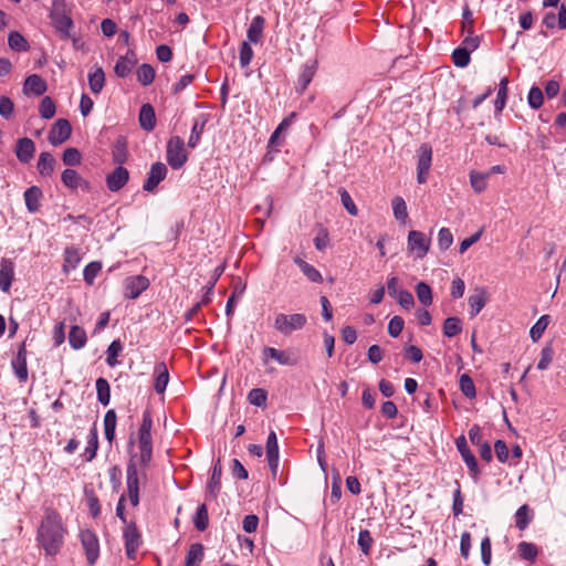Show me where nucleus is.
<instances>
[{
  "instance_id": "obj_3",
  "label": "nucleus",
  "mask_w": 566,
  "mask_h": 566,
  "mask_svg": "<svg viewBox=\"0 0 566 566\" xmlns=\"http://www.w3.org/2000/svg\"><path fill=\"white\" fill-rule=\"evenodd\" d=\"M307 323V317L301 313L276 314L274 317V328L282 335L289 336L293 332L302 329Z\"/></svg>"
},
{
  "instance_id": "obj_38",
  "label": "nucleus",
  "mask_w": 566,
  "mask_h": 566,
  "mask_svg": "<svg viewBox=\"0 0 566 566\" xmlns=\"http://www.w3.org/2000/svg\"><path fill=\"white\" fill-rule=\"evenodd\" d=\"M549 324V316L542 315L537 322L532 326L530 336L534 342H537Z\"/></svg>"
},
{
  "instance_id": "obj_32",
  "label": "nucleus",
  "mask_w": 566,
  "mask_h": 566,
  "mask_svg": "<svg viewBox=\"0 0 566 566\" xmlns=\"http://www.w3.org/2000/svg\"><path fill=\"white\" fill-rule=\"evenodd\" d=\"M206 123H207L206 119H200V118H197L193 122V125H192V128H191V134H190V137L188 139V147L189 148H195L199 144V142L201 139V135H202L205 126H206Z\"/></svg>"
},
{
  "instance_id": "obj_13",
  "label": "nucleus",
  "mask_w": 566,
  "mask_h": 566,
  "mask_svg": "<svg viewBox=\"0 0 566 566\" xmlns=\"http://www.w3.org/2000/svg\"><path fill=\"white\" fill-rule=\"evenodd\" d=\"M457 448H458L463 461L465 462L468 469L470 470V472L474 476H476L480 473L478 462H476V459L473 455V453L469 450L467 440L463 436H461L457 439Z\"/></svg>"
},
{
  "instance_id": "obj_61",
  "label": "nucleus",
  "mask_w": 566,
  "mask_h": 566,
  "mask_svg": "<svg viewBox=\"0 0 566 566\" xmlns=\"http://www.w3.org/2000/svg\"><path fill=\"white\" fill-rule=\"evenodd\" d=\"M405 322L400 316H394L388 324V334L398 337L403 329Z\"/></svg>"
},
{
  "instance_id": "obj_62",
  "label": "nucleus",
  "mask_w": 566,
  "mask_h": 566,
  "mask_svg": "<svg viewBox=\"0 0 566 566\" xmlns=\"http://www.w3.org/2000/svg\"><path fill=\"white\" fill-rule=\"evenodd\" d=\"M395 298L406 310L411 308L415 304L412 294L406 290L399 291Z\"/></svg>"
},
{
  "instance_id": "obj_57",
  "label": "nucleus",
  "mask_w": 566,
  "mask_h": 566,
  "mask_svg": "<svg viewBox=\"0 0 566 566\" xmlns=\"http://www.w3.org/2000/svg\"><path fill=\"white\" fill-rule=\"evenodd\" d=\"M453 235L448 228H441L438 233V245L440 250L444 251L451 247Z\"/></svg>"
},
{
  "instance_id": "obj_64",
  "label": "nucleus",
  "mask_w": 566,
  "mask_h": 566,
  "mask_svg": "<svg viewBox=\"0 0 566 566\" xmlns=\"http://www.w3.org/2000/svg\"><path fill=\"white\" fill-rule=\"evenodd\" d=\"M301 271L311 282L322 283L323 276L321 272L310 263H307V265H303Z\"/></svg>"
},
{
  "instance_id": "obj_21",
  "label": "nucleus",
  "mask_w": 566,
  "mask_h": 566,
  "mask_svg": "<svg viewBox=\"0 0 566 566\" xmlns=\"http://www.w3.org/2000/svg\"><path fill=\"white\" fill-rule=\"evenodd\" d=\"M62 182L70 189H90V184L84 180L74 169H65L61 176Z\"/></svg>"
},
{
  "instance_id": "obj_14",
  "label": "nucleus",
  "mask_w": 566,
  "mask_h": 566,
  "mask_svg": "<svg viewBox=\"0 0 566 566\" xmlns=\"http://www.w3.org/2000/svg\"><path fill=\"white\" fill-rule=\"evenodd\" d=\"M265 25V19L262 15H255L248 30H247V42L258 44L263 40V31Z\"/></svg>"
},
{
  "instance_id": "obj_2",
  "label": "nucleus",
  "mask_w": 566,
  "mask_h": 566,
  "mask_svg": "<svg viewBox=\"0 0 566 566\" xmlns=\"http://www.w3.org/2000/svg\"><path fill=\"white\" fill-rule=\"evenodd\" d=\"M65 533L61 515L52 509L45 510L36 539L48 555H56L60 552Z\"/></svg>"
},
{
  "instance_id": "obj_59",
  "label": "nucleus",
  "mask_w": 566,
  "mask_h": 566,
  "mask_svg": "<svg viewBox=\"0 0 566 566\" xmlns=\"http://www.w3.org/2000/svg\"><path fill=\"white\" fill-rule=\"evenodd\" d=\"M553 348L551 346H545L541 352V358L537 363V369L545 370L548 368L551 363L553 361Z\"/></svg>"
},
{
  "instance_id": "obj_7",
  "label": "nucleus",
  "mask_w": 566,
  "mask_h": 566,
  "mask_svg": "<svg viewBox=\"0 0 566 566\" xmlns=\"http://www.w3.org/2000/svg\"><path fill=\"white\" fill-rule=\"evenodd\" d=\"M81 543L85 551L90 565H93L99 555V544L96 535L90 530H83L80 533Z\"/></svg>"
},
{
  "instance_id": "obj_40",
  "label": "nucleus",
  "mask_w": 566,
  "mask_h": 566,
  "mask_svg": "<svg viewBox=\"0 0 566 566\" xmlns=\"http://www.w3.org/2000/svg\"><path fill=\"white\" fill-rule=\"evenodd\" d=\"M489 175L475 171L470 174V182L475 192L481 193L486 189Z\"/></svg>"
},
{
  "instance_id": "obj_45",
  "label": "nucleus",
  "mask_w": 566,
  "mask_h": 566,
  "mask_svg": "<svg viewBox=\"0 0 566 566\" xmlns=\"http://www.w3.org/2000/svg\"><path fill=\"white\" fill-rule=\"evenodd\" d=\"M315 72H316L315 62L312 64L304 65L302 73L298 77V85L301 86V91H304L307 87V85L313 80Z\"/></svg>"
},
{
  "instance_id": "obj_36",
  "label": "nucleus",
  "mask_w": 566,
  "mask_h": 566,
  "mask_svg": "<svg viewBox=\"0 0 566 566\" xmlns=\"http://www.w3.org/2000/svg\"><path fill=\"white\" fill-rule=\"evenodd\" d=\"M155 78V70L149 64H142L137 70V80L138 82L144 85L148 86L153 83Z\"/></svg>"
},
{
  "instance_id": "obj_27",
  "label": "nucleus",
  "mask_w": 566,
  "mask_h": 566,
  "mask_svg": "<svg viewBox=\"0 0 566 566\" xmlns=\"http://www.w3.org/2000/svg\"><path fill=\"white\" fill-rule=\"evenodd\" d=\"M105 85V73L102 67H96L88 73V86L92 93L98 94Z\"/></svg>"
},
{
  "instance_id": "obj_51",
  "label": "nucleus",
  "mask_w": 566,
  "mask_h": 566,
  "mask_svg": "<svg viewBox=\"0 0 566 566\" xmlns=\"http://www.w3.org/2000/svg\"><path fill=\"white\" fill-rule=\"evenodd\" d=\"M253 59V50L251 44L247 41H243L240 45L239 51V60L241 67H247Z\"/></svg>"
},
{
  "instance_id": "obj_47",
  "label": "nucleus",
  "mask_w": 566,
  "mask_h": 566,
  "mask_svg": "<svg viewBox=\"0 0 566 566\" xmlns=\"http://www.w3.org/2000/svg\"><path fill=\"white\" fill-rule=\"evenodd\" d=\"M55 112H56V107H55L53 99L49 96H45L44 98H42V101L40 103V107H39V113H40L41 117H43L45 119H50L55 115Z\"/></svg>"
},
{
  "instance_id": "obj_54",
  "label": "nucleus",
  "mask_w": 566,
  "mask_h": 566,
  "mask_svg": "<svg viewBox=\"0 0 566 566\" xmlns=\"http://www.w3.org/2000/svg\"><path fill=\"white\" fill-rule=\"evenodd\" d=\"M373 543L374 539L370 532L368 530H361L358 535V545L365 555L369 554Z\"/></svg>"
},
{
  "instance_id": "obj_23",
  "label": "nucleus",
  "mask_w": 566,
  "mask_h": 566,
  "mask_svg": "<svg viewBox=\"0 0 566 566\" xmlns=\"http://www.w3.org/2000/svg\"><path fill=\"white\" fill-rule=\"evenodd\" d=\"M56 160L55 158L48 151H43L39 156L38 160V171L43 177L52 176L55 169Z\"/></svg>"
},
{
  "instance_id": "obj_8",
  "label": "nucleus",
  "mask_w": 566,
  "mask_h": 566,
  "mask_svg": "<svg viewBox=\"0 0 566 566\" xmlns=\"http://www.w3.org/2000/svg\"><path fill=\"white\" fill-rule=\"evenodd\" d=\"M72 133V127L69 120L60 118L55 122L49 133V142L53 146H57L66 142Z\"/></svg>"
},
{
  "instance_id": "obj_30",
  "label": "nucleus",
  "mask_w": 566,
  "mask_h": 566,
  "mask_svg": "<svg viewBox=\"0 0 566 566\" xmlns=\"http://www.w3.org/2000/svg\"><path fill=\"white\" fill-rule=\"evenodd\" d=\"M156 371V382L155 390L158 394H163L168 385L169 374L165 364H158L155 368Z\"/></svg>"
},
{
  "instance_id": "obj_39",
  "label": "nucleus",
  "mask_w": 566,
  "mask_h": 566,
  "mask_svg": "<svg viewBox=\"0 0 566 566\" xmlns=\"http://www.w3.org/2000/svg\"><path fill=\"white\" fill-rule=\"evenodd\" d=\"M394 216L398 221L406 222L408 218L407 206L401 197H395L391 201Z\"/></svg>"
},
{
  "instance_id": "obj_37",
  "label": "nucleus",
  "mask_w": 566,
  "mask_h": 566,
  "mask_svg": "<svg viewBox=\"0 0 566 566\" xmlns=\"http://www.w3.org/2000/svg\"><path fill=\"white\" fill-rule=\"evenodd\" d=\"M460 390L469 399H473L476 396L475 385L472 378L468 374H463L460 377Z\"/></svg>"
},
{
  "instance_id": "obj_11",
  "label": "nucleus",
  "mask_w": 566,
  "mask_h": 566,
  "mask_svg": "<svg viewBox=\"0 0 566 566\" xmlns=\"http://www.w3.org/2000/svg\"><path fill=\"white\" fill-rule=\"evenodd\" d=\"M266 458L273 476L279 470V444L276 433L271 431L266 439Z\"/></svg>"
},
{
  "instance_id": "obj_49",
  "label": "nucleus",
  "mask_w": 566,
  "mask_h": 566,
  "mask_svg": "<svg viewBox=\"0 0 566 566\" xmlns=\"http://www.w3.org/2000/svg\"><path fill=\"white\" fill-rule=\"evenodd\" d=\"M266 399H268V394L262 388H254V389L250 390V392L248 394L249 402L256 407L264 406L266 402Z\"/></svg>"
},
{
  "instance_id": "obj_10",
  "label": "nucleus",
  "mask_w": 566,
  "mask_h": 566,
  "mask_svg": "<svg viewBox=\"0 0 566 566\" xmlns=\"http://www.w3.org/2000/svg\"><path fill=\"white\" fill-rule=\"evenodd\" d=\"M149 281L143 275L130 276L125 281V295L128 298H137L147 287Z\"/></svg>"
},
{
  "instance_id": "obj_16",
  "label": "nucleus",
  "mask_w": 566,
  "mask_h": 566,
  "mask_svg": "<svg viewBox=\"0 0 566 566\" xmlns=\"http://www.w3.org/2000/svg\"><path fill=\"white\" fill-rule=\"evenodd\" d=\"M12 367L15 376L21 382L28 380V366H27V349L22 344L18 350L15 358L12 360Z\"/></svg>"
},
{
  "instance_id": "obj_31",
  "label": "nucleus",
  "mask_w": 566,
  "mask_h": 566,
  "mask_svg": "<svg viewBox=\"0 0 566 566\" xmlns=\"http://www.w3.org/2000/svg\"><path fill=\"white\" fill-rule=\"evenodd\" d=\"M8 44L11 50L17 52H25L30 48L25 38L17 31L10 32L8 36Z\"/></svg>"
},
{
  "instance_id": "obj_53",
  "label": "nucleus",
  "mask_w": 566,
  "mask_h": 566,
  "mask_svg": "<svg viewBox=\"0 0 566 566\" xmlns=\"http://www.w3.org/2000/svg\"><path fill=\"white\" fill-rule=\"evenodd\" d=\"M275 360L283 366H294L297 364V357L292 350H277Z\"/></svg>"
},
{
  "instance_id": "obj_63",
  "label": "nucleus",
  "mask_w": 566,
  "mask_h": 566,
  "mask_svg": "<svg viewBox=\"0 0 566 566\" xmlns=\"http://www.w3.org/2000/svg\"><path fill=\"white\" fill-rule=\"evenodd\" d=\"M13 111H14L13 102L7 96H1L0 97V115L3 118L8 119L12 116Z\"/></svg>"
},
{
  "instance_id": "obj_19",
  "label": "nucleus",
  "mask_w": 566,
  "mask_h": 566,
  "mask_svg": "<svg viewBox=\"0 0 566 566\" xmlns=\"http://www.w3.org/2000/svg\"><path fill=\"white\" fill-rule=\"evenodd\" d=\"M488 296L485 290L483 287L475 289L468 298L471 317L476 316L482 311Z\"/></svg>"
},
{
  "instance_id": "obj_15",
  "label": "nucleus",
  "mask_w": 566,
  "mask_h": 566,
  "mask_svg": "<svg viewBox=\"0 0 566 566\" xmlns=\"http://www.w3.org/2000/svg\"><path fill=\"white\" fill-rule=\"evenodd\" d=\"M34 153L35 145L31 138L23 137L17 142L15 156L21 163L28 164L33 158Z\"/></svg>"
},
{
  "instance_id": "obj_22",
  "label": "nucleus",
  "mask_w": 566,
  "mask_h": 566,
  "mask_svg": "<svg viewBox=\"0 0 566 566\" xmlns=\"http://www.w3.org/2000/svg\"><path fill=\"white\" fill-rule=\"evenodd\" d=\"M139 124L140 127L147 132L155 128L156 115L155 109L150 104H144L139 111Z\"/></svg>"
},
{
  "instance_id": "obj_29",
  "label": "nucleus",
  "mask_w": 566,
  "mask_h": 566,
  "mask_svg": "<svg viewBox=\"0 0 566 566\" xmlns=\"http://www.w3.org/2000/svg\"><path fill=\"white\" fill-rule=\"evenodd\" d=\"M87 340L85 331L80 326H72L69 333V343L72 348L81 349L85 346Z\"/></svg>"
},
{
  "instance_id": "obj_42",
  "label": "nucleus",
  "mask_w": 566,
  "mask_h": 566,
  "mask_svg": "<svg viewBox=\"0 0 566 566\" xmlns=\"http://www.w3.org/2000/svg\"><path fill=\"white\" fill-rule=\"evenodd\" d=\"M462 331L461 321L458 317H448L443 323V335L453 337Z\"/></svg>"
},
{
  "instance_id": "obj_12",
  "label": "nucleus",
  "mask_w": 566,
  "mask_h": 566,
  "mask_svg": "<svg viewBox=\"0 0 566 566\" xmlns=\"http://www.w3.org/2000/svg\"><path fill=\"white\" fill-rule=\"evenodd\" d=\"M128 179V170L123 166H118L106 177V185L112 192H116L127 184Z\"/></svg>"
},
{
  "instance_id": "obj_46",
  "label": "nucleus",
  "mask_w": 566,
  "mask_h": 566,
  "mask_svg": "<svg viewBox=\"0 0 566 566\" xmlns=\"http://www.w3.org/2000/svg\"><path fill=\"white\" fill-rule=\"evenodd\" d=\"M193 523L197 530L205 531L209 524L208 510L205 504L198 506Z\"/></svg>"
},
{
  "instance_id": "obj_4",
  "label": "nucleus",
  "mask_w": 566,
  "mask_h": 566,
  "mask_svg": "<svg viewBox=\"0 0 566 566\" xmlns=\"http://www.w3.org/2000/svg\"><path fill=\"white\" fill-rule=\"evenodd\" d=\"M166 157L172 169H180L188 160L185 142L179 136H172L167 143Z\"/></svg>"
},
{
  "instance_id": "obj_6",
  "label": "nucleus",
  "mask_w": 566,
  "mask_h": 566,
  "mask_svg": "<svg viewBox=\"0 0 566 566\" xmlns=\"http://www.w3.org/2000/svg\"><path fill=\"white\" fill-rule=\"evenodd\" d=\"M123 535L125 539L126 555L129 559H135L136 553L142 545V536L135 523L126 524Z\"/></svg>"
},
{
  "instance_id": "obj_52",
  "label": "nucleus",
  "mask_w": 566,
  "mask_h": 566,
  "mask_svg": "<svg viewBox=\"0 0 566 566\" xmlns=\"http://www.w3.org/2000/svg\"><path fill=\"white\" fill-rule=\"evenodd\" d=\"M62 159L67 166H76L81 164L82 156L77 148L70 147L64 150Z\"/></svg>"
},
{
  "instance_id": "obj_60",
  "label": "nucleus",
  "mask_w": 566,
  "mask_h": 566,
  "mask_svg": "<svg viewBox=\"0 0 566 566\" xmlns=\"http://www.w3.org/2000/svg\"><path fill=\"white\" fill-rule=\"evenodd\" d=\"M340 200L344 206V208L347 210V212L352 216H357L358 209L356 205L354 203L350 195L345 189H339Z\"/></svg>"
},
{
  "instance_id": "obj_44",
  "label": "nucleus",
  "mask_w": 566,
  "mask_h": 566,
  "mask_svg": "<svg viewBox=\"0 0 566 566\" xmlns=\"http://www.w3.org/2000/svg\"><path fill=\"white\" fill-rule=\"evenodd\" d=\"M123 350V345L119 340H113L106 350V363L108 366L114 367L118 364L117 356Z\"/></svg>"
},
{
  "instance_id": "obj_50",
  "label": "nucleus",
  "mask_w": 566,
  "mask_h": 566,
  "mask_svg": "<svg viewBox=\"0 0 566 566\" xmlns=\"http://www.w3.org/2000/svg\"><path fill=\"white\" fill-rule=\"evenodd\" d=\"M520 556L525 560H534L537 556V548L534 544L522 542L517 546Z\"/></svg>"
},
{
  "instance_id": "obj_9",
  "label": "nucleus",
  "mask_w": 566,
  "mask_h": 566,
  "mask_svg": "<svg viewBox=\"0 0 566 566\" xmlns=\"http://www.w3.org/2000/svg\"><path fill=\"white\" fill-rule=\"evenodd\" d=\"M167 167L163 163H155L151 165L149 172L147 175V179L143 186L146 191H154L156 187L166 178L167 176Z\"/></svg>"
},
{
  "instance_id": "obj_18",
  "label": "nucleus",
  "mask_w": 566,
  "mask_h": 566,
  "mask_svg": "<svg viewBox=\"0 0 566 566\" xmlns=\"http://www.w3.org/2000/svg\"><path fill=\"white\" fill-rule=\"evenodd\" d=\"M45 81L38 74L29 75L23 84V92L27 95L40 96L46 92Z\"/></svg>"
},
{
  "instance_id": "obj_55",
  "label": "nucleus",
  "mask_w": 566,
  "mask_h": 566,
  "mask_svg": "<svg viewBox=\"0 0 566 566\" xmlns=\"http://www.w3.org/2000/svg\"><path fill=\"white\" fill-rule=\"evenodd\" d=\"M470 60V53L461 46L457 48L452 53V61L459 67H465Z\"/></svg>"
},
{
  "instance_id": "obj_28",
  "label": "nucleus",
  "mask_w": 566,
  "mask_h": 566,
  "mask_svg": "<svg viewBox=\"0 0 566 566\" xmlns=\"http://www.w3.org/2000/svg\"><path fill=\"white\" fill-rule=\"evenodd\" d=\"M432 161V149L428 144H422L419 148L417 170L429 171Z\"/></svg>"
},
{
  "instance_id": "obj_5",
  "label": "nucleus",
  "mask_w": 566,
  "mask_h": 566,
  "mask_svg": "<svg viewBox=\"0 0 566 566\" xmlns=\"http://www.w3.org/2000/svg\"><path fill=\"white\" fill-rule=\"evenodd\" d=\"M431 240L423 232L411 230L408 233L407 247L416 258L422 259L429 252Z\"/></svg>"
},
{
  "instance_id": "obj_33",
  "label": "nucleus",
  "mask_w": 566,
  "mask_h": 566,
  "mask_svg": "<svg viewBox=\"0 0 566 566\" xmlns=\"http://www.w3.org/2000/svg\"><path fill=\"white\" fill-rule=\"evenodd\" d=\"M203 557V547L201 544H192L186 556L185 566H199Z\"/></svg>"
},
{
  "instance_id": "obj_41",
  "label": "nucleus",
  "mask_w": 566,
  "mask_h": 566,
  "mask_svg": "<svg viewBox=\"0 0 566 566\" xmlns=\"http://www.w3.org/2000/svg\"><path fill=\"white\" fill-rule=\"evenodd\" d=\"M507 84H509L507 77H503L500 81V85H499V90H497V95H496V98H495V102H494L495 109L497 112H501L504 108V106H505L506 98H507Z\"/></svg>"
},
{
  "instance_id": "obj_26",
  "label": "nucleus",
  "mask_w": 566,
  "mask_h": 566,
  "mask_svg": "<svg viewBox=\"0 0 566 566\" xmlns=\"http://www.w3.org/2000/svg\"><path fill=\"white\" fill-rule=\"evenodd\" d=\"M221 474H222V467L220 460L216 462L212 469L211 478L208 482L207 489L208 492L216 497L221 489Z\"/></svg>"
},
{
  "instance_id": "obj_56",
  "label": "nucleus",
  "mask_w": 566,
  "mask_h": 566,
  "mask_svg": "<svg viewBox=\"0 0 566 566\" xmlns=\"http://www.w3.org/2000/svg\"><path fill=\"white\" fill-rule=\"evenodd\" d=\"M528 506L522 505L515 513L516 527L521 531L525 530L530 523Z\"/></svg>"
},
{
  "instance_id": "obj_17",
  "label": "nucleus",
  "mask_w": 566,
  "mask_h": 566,
  "mask_svg": "<svg viewBox=\"0 0 566 566\" xmlns=\"http://www.w3.org/2000/svg\"><path fill=\"white\" fill-rule=\"evenodd\" d=\"M14 277V264L9 259H3L0 263V290L8 293Z\"/></svg>"
},
{
  "instance_id": "obj_35",
  "label": "nucleus",
  "mask_w": 566,
  "mask_h": 566,
  "mask_svg": "<svg viewBox=\"0 0 566 566\" xmlns=\"http://www.w3.org/2000/svg\"><path fill=\"white\" fill-rule=\"evenodd\" d=\"M81 261V256L78 250L75 248H66L64 251V265L63 269L65 272L73 270L77 266Z\"/></svg>"
},
{
  "instance_id": "obj_48",
  "label": "nucleus",
  "mask_w": 566,
  "mask_h": 566,
  "mask_svg": "<svg viewBox=\"0 0 566 566\" xmlns=\"http://www.w3.org/2000/svg\"><path fill=\"white\" fill-rule=\"evenodd\" d=\"M544 102V95L539 87L533 86L531 87L528 95H527V103L531 108L538 109Z\"/></svg>"
},
{
  "instance_id": "obj_25",
  "label": "nucleus",
  "mask_w": 566,
  "mask_h": 566,
  "mask_svg": "<svg viewBox=\"0 0 566 566\" xmlns=\"http://www.w3.org/2000/svg\"><path fill=\"white\" fill-rule=\"evenodd\" d=\"M135 64L136 59L134 54H126L117 60L114 72L118 77H126L132 72Z\"/></svg>"
},
{
  "instance_id": "obj_43",
  "label": "nucleus",
  "mask_w": 566,
  "mask_h": 566,
  "mask_svg": "<svg viewBox=\"0 0 566 566\" xmlns=\"http://www.w3.org/2000/svg\"><path fill=\"white\" fill-rule=\"evenodd\" d=\"M416 294L421 304L428 306L432 303V292L427 283L419 282L416 285Z\"/></svg>"
},
{
  "instance_id": "obj_20",
  "label": "nucleus",
  "mask_w": 566,
  "mask_h": 566,
  "mask_svg": "<svg viewBox=\"0 0 566 566\" xmlns=\"http://www.w3.org/2000/svg\"><path fill=\"white\" fill-rule=\"evenodd\" d=\"M50 18L52 21V24L56 29L57 32H60L62 35L67 36L70 35V30L73 27L72 19L70 15L65 12H51Z\"/></svg>"
},
{
  "instance_id": "obj_34",
  "label": "nucleus",
  "mask_w": 566,
  "mask_h": 566,
  "mask_svg": "<svg viewBox=\"0 0 566 566\" xmlns=\"http://www.w3.org/2000/svg\"><path fill=\"white\" fill-rule=\"evenodd\" d=\"M97 400L103 405L107 406L111 400V388L109 384L105 378H98L96 380Z\"/></svg>"
},
{
  "instance_id": "obj_58",
  "label": "nucleus",
  "mask_w": 566,
  "mask_h": 566,
  "mask_svg": "<svg viewBox=\"0 0 566 566\" xmlns=\"http://www.w3.org/2000/svg\"><path fill=\"white\" fill-rule=\"evenodd\" d=\"M102 269V264L99 262H91L84 269V280L87 284H93L96 275Z\"/></svg>"
},
{
  "instance_id": "obj_1",
  "label": "nucleus",
  "mask_w": 566,
  "mask_h": 566,
  "mask_svg": "<svg viewBox=\"0 0 566 566\" xmlns=\"http://www.w3.org/2000/svg\"><path fill=\"white\" fill-rule=\"evenodd\" d=\"M153 419L149 412H144L138 434L139 455L132 457L126 471L127 493L130 504L136 507L139 503L138 467L147 468L153 457L151 444Z\"/></svg>"
},
{
  "instance_id": "obj_24",
  "label": "nucleus",
  "mask_w": 566,
  "mask_h": 566,
  "mask_svg": "<svg viewBox=\"0 0 566 566\" xmlns=\"http://www.w3.org/2000/svg\"><path fill=\"white\" fill-rule=\"evenodd\" d=\"M42 198V190L32 186L24 192V201L29 212H36L40 208V200Z\"/></svg>"
}]
</instances>
